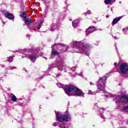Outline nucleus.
<instances>
[{
  "instance_id": "1",
  "label": "nucleus",
  "mask_w": 128,
  "mask_h": 128,
  "mask_svg": "<svg viewBox=\"0 0 128 128\" xmlns=\"http://www.w3.org/2000/svg\"><path fill=\"white\" fill-rule=\"evenodd\" d=\"M56 85L60 88H63L66 94L69 96H74L84 97V93L82 92V90L74 85H64L60 83H57Z\"/></svg>"
},
{
  "instance_id": "2",
  "label": "nucleus",
  "mask_w": 128,
  "mask_h": 128,
  "mask_svg": "<svg viewBox=\"0 0 128 128\" xmlns=\"http://www.w3.org/2000/svg\"><path fill=\"white\" fill-rule=\"evenodd\" d=\"M72 45V48H77L78 51H76L78 54H84L86 56H90V52L88 51V48L90 47V45L88 44H84L82 42H74Z\"/></svg>"
},
{
  "instance_id": "3",
  "label": "nucleus",
  "mask_w": 128,
  "mask_h": 128,
  "mask_svg": "<svg viewBox=\"0 0 128 128\" xmlns=\"http://www.w3.org/2000/svg\"><path fill=\"white\" fill-rule=\"evenodd\" d=\"M56 120L58 122L59 127L60 128H68V125L64 124V122H70L72 120V117L70 114H64L62 116L60 112H56Z\"/></svg>"
},
{
  "instance_id": "4",
  "label": "nucleus",
  "mask_w": 128,
  "mask_h": 128,
  "mask_svg": "<svg viewBox=\"0 0 128 128\" xmlns=\"http://www.w3.org/2000/svg\"><path fill=\"white\" fill-rule=\"evenodd\" d=\"M106 98H114L116 104L118 106H124L128 104V96L126 94L122 95H114V94H109L108 95L106 94Z\"/></svg>"
},
{
  "instance_id": "5",
  "label": "nucleus",
  "mask_w": 128,
  "mask_h": 128,
  "mask_svg": "<svg viewBox=\"0 0 128 128\" xmlns=\"http://www.w3.org/2000/svg\"><path fill=\"white\" fill-rule=\"evenodd\" d=\"M106 76H104L99 78L96 84L98 90H102V92H104V89L106 88Z\"/></svg>"
},
{
  "instance_id": "6",
  "label": "nucleus",
  "mask_w": 128,
  "mask_h": 128,
  "mask_svg": "<svg viewBox=\"0 0 128 128\" xmlns=\"http://www.w3.org/2000/svg\"><path fill=\"white\" fill-rule=\"evenodd\" d=\"M120 70L118 71L119 74H128V64L126 62L118 64Z\"/></svg>"
},
{
  "instance_id": "7",
  "label": "nucleus",
  "mask_w": 128,
  "mask_h": 128,
  "mask_svg": "<svg viewBox=\"0 0 128 128\" xmlns=\"http://www.w3.org/2000/svg\"><path fill=\"white\" fill-rule=\"evenodd\" d=\"M56 62H57V66H59L57 67L58 70H64L63 65L64 64V58L59 57V59H56Z\"/></svg>"
},
{
  "instance_id": "8",
  "label": "nucleus",
  "mask_w": 128,
  "mask_h": 128,
  "mask_svg": "<svg viewBox=\"0 0 128 128\" xmlns=\"http://www.w3.org/2000/svg\"><path fill=\"white\" fill-rule=\"evenodd\" d=\"M64 46V44H60V43H56L54 44L53 46H51V48H52V54L53 56H58L60 54L56 50V49L54 48L55 46Z\"/></svg>"
},
{
  "instance_id": "9",
  "label": "nucleus",
  "mask_w": 128,
  "mask_h": 128,
  "mask_svg": "<svg viewBox=\"0 0 128 128\" xmlns=\"http://www.w3.org/2000/svg\"><path fill=\"white\" fill-rule=\"evenodd\" d=\"M96 30V27L94 26H90L86 31V36H88L90 34H92L94 32H95Z\"/></svg>"
},
{
  "instance_id": "10",
  "label": "nucleus",
  "mask_w": 128,
  "mask_h": 128,
  "mask_svg": "<svg viewBox=\"0 0 128 128\" xmlns=\"http://www.w3.org/2000/svg\"><path fill=\"white\" fill-rule=\"evenodd\" d=\"M5 16L7 18H8L11 20H14V15L12 13H9V12L6 13Z\"/></svg>"
},
{
  "instance_id": "11",
  "label": "nucleus",
  "mask_w": 128,
  "mask_h": 128,
  "mask_svg": "<svg viewBox=\"0 0 128 128\" xmlns=\"http://www.w3.org/2000/svg\"><path fill=\"white\" fill-rule=\"evenodd\" d=\"M122 19V16L118 17L114 19L112 22V26H114L116 24H118L120 20Z\"/></svg>"
},
{
  "instance_id": "12",
  "label": "nucleus",
  "mask_w": 128,
  "mask_h": 128,
  "mask_svg": "<svg viewBox=\"0 0 128 128\" xmlns=\"http://www.w3.org/2000/svg\"><path fill=\"white\" fill-rule=\"evenodd\" d=\"M28 58L31 60V62H36V57L34 55L30 54L28 56Z\"/></svg>"
},
{
  "instance_id": "13",
  "label": "nucleus",
  "mask_w": 128,
  "mask_h": 128,
  "mask_svg": "<svg viewBox=\"0 0 128 128\" xmlns=\"http://www.w3.org/2000/svg\"><path fill=\"white\" fill-rule=\"evenodd\" d=\"M121 110H122V112H128V106H122L121 108Z\"/></svg>"
},
{
  "instance_id": "14",
  "label": "nucleus",
  "mask_w": 128,
  "mask_h": 128,
  "mask_svg": "<svg viewBox=\"0 0 128 128\" xmlns=\"http://www.w3.org/2000/svg\"><path fill=\"white\" fill-rule=\"evenodd\" d=\"M78 20H75L72 22V24L74 28H76L78 26Z\"/></svg>"
},
{
  "instance_id": "15",
  "label": "nucleus",
  "mask_w": 128,
  "mask_h": 128,
  "mask_svg": "<svg viewBox=\"0 0 128 128\" xmlns=\"http://www.w3.org/2000/svg\"><path fill=\"white\" fill-rule=\"evenodd\" d=\"M12 96L11 97V100L12 102H16V100H18L16 98V96L14 94H12Z\"/></svg>"
},
{
  "instance_id": "16",
  "label": "nucleus",
  "mask_w": 128,
  "mask_h": 128,
  "mask_svg": "<svg viewBox=\"0 0 128 128\" xmlns=\"http://www.w3.org/2000/svg\"><path fill=\"white\" fill-rule=\"evenodd\" d=\"M21 16H22V18H24V20H26V18H26V12H21Z\"/></svg>"
},
{
  "instance_id": "17",
  "label": "nucleus",
  "mask_w": 128,
  "mask_h": 128,
  "mask_svg": "<svg viewBox=\"0 0 128 128\" xmlns=\"http://www.w3.org/2000/svg\"><path fill=\"white\" fill-rule=\"evenodd\" d=\"M14 56H11L10 57L8 58L7 60L8 62H12V60H14V58H14Z\"/></svg>"
},
{
  "instance_id": "18",
  "label": "nucleus",
  "mask_w": 128,
  "mask_h": 128,
  "mask_svg": "<svg viewBox=\"0 0 128 128\" xmlns=\"http://www.w3.org/2000/svg\"><path fill=\"white\" fill-rule=\"evenodd\" d=\"M56 68V64H53L52 65H50L48 68L49 72H50V70H52V68Z\"/></svg>"
},
{
  "instance_id": "19",
  "label": "nucleus",
  "mask_w": 128,
  "mask_h": 128,
  "mask_svg": "<svg viewBox=\"0 0 128 128\" xmlns=\"http://www.w3.org/2000/svg\"><path fill=\"white\" fill-rule=\"evenodd\" d=\"M24 20L26 21V24H27L28 26H30V24H32V21L29 20L28 19V18H26Z\"/></svg>"
},
{
  "instance_id": "20",
  "label": "nucleus",
  "mask_w": 128,
  "mask_h": 128,
  "mask_svg": "<svg viewBox=\"0 0 128 128\" xmlns=\"http://www.w3.org/2000/svg\"><path fill=\"white\" fill-rule=\"evenodd\" d=\"M98 92L97 91H96L94 92H92V91L89 90L88 92V94H98Z\"/></svg>"
},
{
  "instance_id": "21",
  "label": "nucleus",
  "mask_w": 128,
  "mask_h": 128,
  "mask_svg": "<svg viewBox=\"0 0 128 128\" xmlns=\"http://www.w3.org/2000/svg\"><path fill=\"white\" fill-rule=\"evenodd\" d=\"M104 2L106 4H110L112 2V0H105Z\"/></svg>"
},
{
  "instance_id": "22",
  "label": "nucleus",
  "mask_w": 128,
  "mask_h": 128,
  "mask_svg": "<svg viewBox=\"0 0 128 128\" xmlns=\"http://www.w3.org/2000/svg\"><path fill=\"white\" fill-rule=\"evenodd\" d=\"M42 22H40V23H39V24H38V26L37 27V28L38 30H40V28L42 27Z\"/></svg>"
},
{
  "instance_id": "23",
  "label": "nucleus",
  "mask_w": 128,
  "mask_h": 128,
  "mask_svg": "<svg viewBox=\"0 0 128 128\" xmlns=\"http://www.w3.org/2000/svg\"><path fill=\"white\" fill-rule=\"evenodd\" d=\"M99 112H104V108H99Z\"/></svg>"
},
{
  "instance_id": "24",
  "label": "nucleus",
  "mask_w": 128,
  "mask_h": 128,
  "mask_svg": "<svg viewBox=\"0 0 128 128\" xmlns=\"http://www.w3.org/2000/svg\"><path fill=\"white\" fill-rule=\"evenodd\" d=\"M101 118H102L103 120H105V118H104V114H99Z\"/></svg>"
},
{
  "instance_id": "25",
  "label": "nucleus",
  "mask_w": 128,
  "mask_h": 128,
  "mask_svg": "<svg viewBox=\"0 0 128 128\" xmlns=\"http://www.w3.org/2000/svg\"><path fill=\"white\" fill-rule=\"evenodd\" d=\"M92 12H90V10H88L87 11L86 13L84 14H90Z\"/></svg>"
},
{
  "instance_id": "26",
  "label": "nucleus",
  "mask_w": 128,
  "mask_h": 128,
  "mask_svg": "<svg viewBox=\"0 0 128 128\" xmlns=\"http://www.w3.org/2000/svg\"><path fill=\"white\" fill-rule=\"evenodd\" d=\"M16 68V66H12V67H9L10 70H14Z\"/></svg>"
},
{
  "instance_id": "27",
  "label": "nucleus",
  "mask_w": 128,
  "mask_h": 128,
  "mask_svg": "<svg viewBox=\"0 0 128 128\" xmlns=\"http://www.w3.org/2000/svg\"><path fill=\"white\" fill-rule=\"evenodd\" d=\"M53 126H58V123L57 122L53 123Z\"/></svg>"
},
{
  "instance_id": "28",
  "label": "nucleus",
  "mask_w": 128,
  "mask_h": 128,
  "mask_svg": "<svg viewBox=\"0 0 128 128\" xmlns=\"http://www.w3.org/2000/svg\"><path fill=\"white\" fill-rule=\"evenodd\" d=\"M114 66H116H116H118V63L114 62Z\"/></svg>"
},
{
  "instance_id": "29",
  "label": "nucleus",
  "mask_w": 128,
  "mask_h": 128,
  "mask_svg": "<svg viewBox=\"0 0 128 128\" xmlns=\"http://www.w3.org/2000/svg\"><path fill=\"white\" fill-rule=\"evenodd\" d=\"M123 30L124 31V34H126V33H125V32H126V30H126V28H124V29H123Z\"/></svg>"
},
{
  "instance_id": "30",
  "label": "nucleus",
  "mask_w": 128,
  "mask_h": 128,
  "mask_svg": "<svg viewBox=\"0 0 128 128\" xmlns=\"http://www.w3.org/2000/svg\"><path fill=\"white\" fill-rule=\"evenodd\" d=\"M90 86H92V85L94 84H93L92 82H90Z\"/></svg>"
},
{
  "instance_id": "31",
  "label": "nucleus",
  "mask_w": 128,
  "mask_h": 128,
  "mask_svg": "<svg viewBox=\"0 0 128 128\" xmlns=\"http://www.w3.org/2000/svg\"><path fill=\"white\" fill-rule=\"evenodd\" d=\"M68 50V47H67L66 49V50L64 52H66V50Z\"/></svg>"
},
{
  "instance_id": "32",
  "label": "nucleus",
  "mask_w": 128,
  "mask_h": 128,
  "mask_svg": "<svg viewBox=\"0 0 128 128\" xmlns=\"http://www.w3.org/2000/svg\"><path fill=\"white\" fill-rule=\"evenodd\" d=\"M116 2V0H111V2Z\"/></svg>"
},
{
  "instance_id": "33",
  "label": "nucleus",
  "mask_w": 128,
  "mask_h": 128,
  "mask_svg": "<svg viewBox=\"0 0 128 128\" xmlns=\"http://www.w3.org/2000/svg\"><path fill=\"white\" fill-rule=\"evenodd\" d=\"M114 38L115 40H118V37H116V36H114Z\"/></svg>"
},
{
  "instance_id": "34",
  "label": "nucleus",
  "mask_w": 128,
  "mask_h": 128,
  "mask_svg": "<svg viewBox=\"0 0 128 128\" xmlns=\"http://www.w3.org/2000/svg\"><path fill=\"white\" fill-rule=\"evenodd\" d=\"M43 54H44V53L42 52L40 53V56H43Z\"/></svg>"
},
{
  "instance_id": "35",
  "label": "nucleus",
  "mask_w": 128,
  "mask_h": 128,
  "mask_svg": "<svg viewBox=\"0 0 128 128\" xmlns=\"http://www.w3.org/2000/svg\"><path fill=\"white\" fill-rule=\"evenodd\" d=\"M80 76H82V73H80Z\"/></svg>"
},
{
  "instance_id": "36",
  "label": "nucleus",
  "mask_w": 128,
  "mask_h": 128,
  "mask_svg": "<svg viewBox=\"0 0 128 128\" xmlns=\"http://www.w3.org/2000/svg\"><path fill=\"white\" fill-rule=\"evenodd\" d=\"M1 66H2V68H4V65H2Z\"/></svg>"
},
{
  "instance_id": "37",
  "label": "nucleus",
  "mask_w": 128,
  "mask_h": 128,
  "mask_svg": "<svg viewBox=\"0 0 128 128\" xmlns=\"http://www.w3.org/2000/svg\"><path fill=\"white\" fill-rule=\"evenodd\" d=\"M42 78H44V76H43L40 77V80H42Z\"/></svg>"
},
{
  "instance_id": "38",
  "label": "nucleus",
  "mask_w": 128,
  "mask_h": 128,
  "mask_svg": "<svg viewBox=\"0 0 128 128\" xmlns=\"http://www.w3.org/2000/svg\"><path fill=\"white\" fill-rule=\"evenodd\" d=\"M94 106H98V104H94Z\"/></svg>"
},
{
  "instance_id": "39",
  "label": "nucleus",
  "mask_w": 128,
  "mask_h": 128,
  "mask_svg": "<svg viewBox=\"0 0 128 128\" xmlns=\"http://www.w3.org/2000/svg\"><path fill=\"white\" fill-rule=\"evenodd\" d=\"M93 22H94V24H96V22L94 21Z\"/></svg>"
},
{
  "instance_id": "40",
  "label": "nucleus",
  "mask_w": 128,
  "mask_h": 128,
  "mask_svg": "<svg viewBox=\"0 0 128 128\" xmlns=\"http://www.w3.org/2000/svg\"><path fill=\"white\" fill-rule=\"evenodd\" d=\"M68 106H70V102H68Z\"/></svg>"
},
{
  "instance_id": "41",
  "label": "nucleus",
  "mask_w": 128,
  "mask_h": 128,
  "mask_svg": "<svg viewBox=\"0 0 128 128\" xmlns=\"http://www.w3.org/2000/svg\"><path fill=\"white\" fill-rule=\"evenodd\" d=\"M106 18H110L108 16H106Z\"/></svg>"
},
{
  "instance_id": "42",
  "label": "nucleus",
  "mask_w": 128,
  "mask_h": 128,
  "mask_svg": "<svg viewBox=\"0 0 128 128\" xmlns=\"http://www.w3.org/2000/svg\"><path fill=\"white\" fill-rule=\"evenodd\" d=\"M120 128H124V127H120Z\"/></svg>"
},
{
  "instance_id": "43",
  "label": "nucleus",
  "mask_w": 128,
  "mask_h": 128,
  "mask_svg": "<svg viewBox=\"0 0 128 128\" xmlns=\"http://www.w3.org/2000/svg\"><path fill=\"white\" fill-rule=\"evenodd\" d=\"M116 50H118V48H116Z\"/></svg>"
},
{
  "instance_id": "44",
  "label": "nucleus",
  "mask_w": 128,
  "mask_h": 128,
  "mask_svg": "<svg viewBox=\"0 0 128 128\" xmlns=\"http://www.w3.org/2000/svg\"><path fill=\"white\" fill-rule=\"evenodd\" d=\"M45 58L46 60H47V59H46V58Z\"/></svg>"
},
{
  "instance_id": "45",
  "label": "nucleus",
  "mask_w": 128,
  "mask_h": 128,
  "mask_svg": "<svg viewBox=\"0 0 128 128\" xmlns=\"http://www.w3.org/2000/svg\"><path fill=\"white\" fill-rule=\"evenodd\" d=\"M24 52V50H22Z\"/></svg>"
},
{
  "instance_id": "46",
  "label": "nucleus",
  "mask_w": 128,
  "mask_h": 128,
  "mask_svg": "<svg viewBox=\"0 0 128 128\" xmlns=\"http://www.w3.org/2000/svg\"><path fill=\"white\" fill-rule=\"evenodd\" d=\"M36 52H38V50H36Z\"/></svg>"
}]
</instances>
